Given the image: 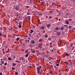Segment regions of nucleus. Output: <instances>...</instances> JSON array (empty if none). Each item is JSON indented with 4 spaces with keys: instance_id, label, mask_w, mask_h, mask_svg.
Masks as SVG:
<instances>
[{
    "instance_id": "f8f14e48",
    "label": "nucleus",
    "mask_w": 75,
    "mask_h": 75,
    "mask_svg": "<svg viewBox=\"0 0 75 75\" xmlns=\"http://www.w3.org/2000/svg\"><path fill=\"white\" fill-rule=\"evenodd\" d=\"M21 58L22 61H24V57H22Z\"/></svg>"
},
{
    "instance_id": "39448f33",
    "label": "nucleus",
    "mask_w": 75,
    "mask_h": 75,
    "mask_svg": "<svg viewBox=\"0 0 75 75\" xmlns=\"http://www.w3.org/2000/svg\"><path fill=\"white\" fill-rule=\"evenodd\" d=\"M55 30H60V29H59L58 27H57L56 28Z\"/></svg>"
},
{
    "instance_id": "ddd939ff",
    "label": "nucleus",
    "mask_w": 75,
    "mask_h": 75,
    "mask_svg": "<svg viewBox=\"0 0 75 75\" xmlns=\"http://www.w3.org/2000/svg\"><path fill=\"white\" fill-rule=\"evenodd\" d=\"M28 50H27L25 51V53H27L28 52Z\"/></svg>"
},
{
    "instance_id": "774afa93",
    "label": "nucleus",
    "mask_w": 75,
    "mask_h": 75,
    "mask_svg": "<svg viewBox=\"0 0 75 75\" xmlns=\"http://www.w3.org/2000/svg\"><path fill=\"white\" fill-rule=\"evenodd\" d=\"M74 30H75V28H74Z\"/></svg>"
},
{
    "instance_id": "c756f323",
    "label": "nucleus",
    "mask_w": 75,
    "mask_h": 75,
    "mask_svg": "<svg viewBox=\"0 0 75 75\" xmlns=\"http://www.w3.org/2000/svg\"><path fill=\"white\" fill-rule=\"evenodd\" d=\"M48 40H49V41H51V39L49 38H48Z\"/></svg>"
},
{
    "instance_id": "393cba45",
    "label": "nucleus",
    "mask_w": 75,
    "mask_h": 75,
    "mask_svg": "<svg viewBox=\"0 0 75 75\" xmlns=\"http://www.w3.org/2000/svg\"><path fill=\"white\" fill-rule=\"evenodd\" d=\"M19 25H21L22 24V23L21 22H19Z\"/></svg>"
},
{
    "instance_id": "e433bc0d",
    "label": "nucleus",
    "mask_w": 75,
    "mask_h": 75,
    "mask_svg": "<svg viewBox=\"0 0 75 75\" xmlns=\"http://www.w3.org/2000/svg\"><path fill=\"white\" fill-rule=\"evenodd\" d=\"M1 63H2V64H4V61H2L1 62Z\"/></svg>"
},
{
    "instance_id": "c03bdc74",
    "label": "nucleus",
    "mask_w": 75,
    "mask_h": 75,
    "mask_svg": "<svg viewBox=\"0 0 75 75\" xmlns=\"http://www.w3.org/2000/svg\"><path fill=\"white\" fill-rule=\"evenodd\" d=\"M23 46L24 47H25V44H23Z\"/></svg>"
},
{
    "instance_id": "e2e57ef3",
    "label": "nucleus",
    "mask_w": 75,
    "mask_h": 75,
    "mask_svg": "<svg viewBox=\"0 0 75 75\" xmlns=\"http://www.w3.org/2000/svg\"><path fill=\"white\" fill-rule=\"evenodd\" d=\"M73 46V45H71V47H72Z\"/></svg>"
},
{
    "instance_id": "864d4df0",
    "label": "nucleus",
    "mask_w": 75,
    "mask_h": 75,
    "mask_svg": "<svg viewBox=\"0 0 75 75\" xmlns=\"http://www.w3.org/2000/svg\"><path fill=\"white\" fill-rule=\"evenodd\" d=\"M16 62H18V63H19V62H19L18 61H16Z\"/></svg>"
},
{
    "instance_id": "a211bd4d",
    "label": "nucleus",
    "mask_w": 75,
    "mask_h": 75,
    "mask_svg": "<svg viewBox=\"0 0 75 75\" xmlns=\"http://www.w3.org/2000/svg\"><path fill=\"white\" fill-rule=\"evenodd\" d=\"M16 65V64L14 63H13L12 65H13V66H15Z\"/></svg>"
},
{
    "instance_id": "bf43d9fd",
    "label": "nucleus",
    "mask_w": 75,
    "mask_h": 75,
    "mask_svg": "<svg viewBox=\"0 0 75 75\" xmlns=\"http://www.w3.org/2000/svg\"><path fill=\"white\" fill-rule=\"evenodd\" d=\"M64 27H67V25H64Z\"/></svg>"
},
{
    "instance_id": "49530a36",
    "label": "nucleus",
    "mask_w": 75,
    "mask_h": 75,
    "mask_svg": "<svg viewBox=\"0 0 75 75\" xmlns=\"http://www.w3.org/2000/svg\"><path fill=\"white\" fill-rule=\"evenodd\" d=\"M31 31L32 32V33H33V30H31Z\"/></svg>"
},
{
    "instance_id": "5fc2aeb1",
    "label": "nucleus",
    "mask_w": 75,
    "mask_h": 75,
    "mask_svg": "<svg viewBox=\"0 0 75 75\" xmlns=\"http://www.w3.org/2000/svg\"><path fill=\"white\" fill-rule=\"evenodd\" d=\"M66 15H67V16H68V15H69L68 13H67L66 14Z\"/></svg>"
},
{
    "instance_id": "6e6d98bb",
    "label": "nucleus",
    "mask_w": 75,
    "mask_h": 75,
    "mask_svg": "<svg viewBox=\"0 0 75 75\" xmlns=\"http://www.w3.org/2000/svg\"><path fill=\"white\" fill-rule=\"evenodd\" d=\"M69 28H71V27H72V26H69Z\"/></svg>"
},
{
    "instance_id": "412c9836",
    "label": "nucleus",
    "mask_w": 75,
    "mask_h": 75,
    "mask_svg": "<svg viewBox=\"0 0 75 75\" xmlns=\"http://www.w3.org/2000/svg\"><path fill=\"white\" fill-rule=\"evenodd\" d=\"M18 27H19V28H21V25H19Z\"/></svg>"
},
{
    "instance_id": "680f3d73",
    "label": "nucleus",
    "mask_w": 75,
    "mask_h": 75,
    "mask_svg": "<svg viewBox=\"0 0 75 75\" xmlns=\"http://www.w3.org/2000/svg\"><path fill=\"white\" fill-rule=\"evenodd\" d=\"M59 21H61V19H59Z\"/></svg>"
},
{
    "instance_id": "f3484780",
    "label": "nucleus",
    "mask_w": 75,
    "mask_h": 75,
    "mask_svg": "<svg viewBox=\"0 0 75 75\" xmlns=\"http://www.w3.org/2000/svg\"><path fill=\"white\" fill-rule=\"evenodd\" d=\"M66 56H69V54H65Z\"/></svg>"
},
{
    "instance_id": "c85d7f7f",
    "label": "nucleus",
    "mask_w": 75,
    "mask_h": 75,
    "mask_svg": "<svg viewBox=\"0 0 75 75\" xmlns=\"http://www.w3.org/2000/svg\"><path fill=\"white\" fill-rule=\"evenodd\" d=\"M52 6H54L55 5V3H52Z\"/></svg>"
},
{
    "instance_id": "f257e3e1",
    "label": "nucleus",
    "mask_w": 75,
    "mask_h": 75,
    "mask_svg": "<svg viewBox=\"0 0 75 75\" xmlns=\"http://www.w3.org/2000/svg\"><path fill=\"white\" fill-rule=\"evenodd\" d=\"M38 47H39V48H42V46H41V45H38Z\"/></svg>"
},
{
    "instance_id": "f03ea898",
    "label": "nucleus",
    "mask_w": 75,
    "mask_h": 75,
    "mask_svg": "<svg viewBox=\"0 0 75 75\" xmlns=\"http://www.w3.org/2000/svg\"><path fill=\"white\" fill-rule=\"evenodd\" d=\"M27 18L28 19V20H29L30 21V16H28L27 17Z\"/></svg>"
},
{
    "instance_id": "2f4dec72",
    "label": "nucleus",
    "mask_w": 75,
    "mask_h": 75,
    "mask_svg": "<svg viewBox=\"0 0 75 75\" xmlns=\"http://www.w3.org/2000/svg\"><path fill=\"white\" fill-rule=\"evenodd\" d=\"M15 75H18V72H16L15 73Z\"/></svg>"
},
{
    "instance_id": "f704fd0d",
    "label": "nucleus",
    "mask_w": 75,
    "mask_h": 75,
    "mask_svg": "<svg viewBox=\"0 0 75 75\" xmlns=\"http://www.w3.org/2000/svg\"><path fill=\"white\" fill-rule=\"evenodd\" d=\"M42 14V13H39L38 15H39V16H40V15H41Z\"/></svg>"
},
{
    "instance_id": "3c124183",
    "label": "nucleus",
    "mask_w": 75,
    "mask_h": 75,
    "mask_svg": "<svg viewBox=\"0 0 75 75\" xmlns=\"http://www.w3.org/2000/svg\"><path fill=\"white\" fill-rule=\"evenodd\" d=\"M50 67L51 68H52L53 67V66L52 65L50 66Z\"/></svg>"
},
{
    "instance_id": "cd10ccee",
    "label": "nucleus",
    "mask_w": 75,
    "mask_h": 75,
    "mask_svg": "<svg viewBox=\"0 0 75 75\" xmlns=\"http://www.w3.org/2000/svg\"><path fill=\"white\" fill-rule=\"evenodd\" d=\"M42 41V39H40L39 40V42H41Z\"/></svg>"
},
{
    "instance_id": "9b49d317",
    "label": "nucleus",
    "mask_w": 75,
    "mask_h": 75,
    "mask_svg": "<svg viewBox=\"0 0 75 75\" xmlns=\"http://www.w3.org/2000/svg\"><path fill=\"white\" fill-rule=\"evenodd\" d=\"M8 59L9 61H11V58L10 57H9L8 58Z\"/></svg>"
},
{
    "instance_id": "4d7b16f0",
    "label": "nucleus",
    "mask_w": 75,
    "mask_h": 75,
    "mask_svg": "<svg viewBox=\"0 0 75 75\" xmlns=\"http://www.w3.org/2000/svg\"><path fill=\"white\" fill-rule=\"evenodd\" d=\"M29 67H30V68H32V67H31V66H29Z\"/></svg>"
},
{
    "instance_id": "423d86ee",
    "label": "nucleus",
    "mask_w": 75,
    "mask_h": 75,
    "mask_svg": "<svg viewBox=\"0 0 75 75\" xmlns=\"http://www.w3.org/2000/svg\"><path fill=\"white\" fill-rule=\"evenodd\" d=\"M57 34L58 35H61V33L59 32V33H57Z\"/></svg>"
},
{
    "instance_id": "a18cd8bd",
    "label": "nucleus",
    "mask_w": 75,
    "mask_h": 75,
    "mask_svg": "<svg viewBox=\"0 0 75 75\" xmlns=\"http://www.w3.org/2000/svg\"><path fill=\"white\" fill-rule=\"evenodd\" d=\"M25 20H27L28 18H27V17H25Z\"/></svg>"
},
{
    "instance_id": "0e129e2a",
    "label": "nucleus",
    "mask_w": 75,
    "mask_h": 75,
    "mask_svg": "<svg viewBox=\"0 0 75 75\" xmlns=\"http://www.w3.org/2000/svg\"><path fill=\"white\" fill-rule=\"evenodd\" d=\"M2 50H3V51H4V49H2Z\"/></svg>"
},
{
    "instance_id": "79ce46f5",
    "label": "nucleus",
    "mask_w": 75,
    "mask_h": 75,
    "mask_svg": "<svg viewBox=\"0 0 75 75\" xmlns=\"http://www.w3.org/2000/svg\"><path fill=\"white\" fill-rule=\"evenodd\" d=\"M26 8H29V6H26Z\"/></svg>"
},
{
    "instance_id": "2eb2a0df",
    "label": "nucleus",
    "mask_w": 75,
    "mask_h": 75,
    "mask_svg": "<svg viewBox=\"0 0 75 75\" xmlns=\"http://www.w3.org/2000/svg\"><path fill=\"white\" fill-rule=\"evenodd\" d=\"M20 40V38H18L16 40L17 41H18Z\"/></svg>"
},
{
    "instance_id": "9d476101",
    "label": "nucleus",
    "mask_w": 75,
    "mask_h": 75,
    "mask_svg": "<svg viewBox=\"0 0 75 75\" xmlns=\"http://www.w3.org/2000/svg\"><path fill=\"white\" fill-rule=\"evenodd\" d=\"M37 70L38 71H40V68L39 67H38Z\"/></svg>"
},
{
    "instance_id": "7c9ffc66",
    "label": "nucleus",
    "mask_w": 75,
    "mask_h": 75,
    "mask_svg": "<svg viewBox=\"0 0 75 75\" xmlns=\"http://www.w3.org/2000/svg\"><path fill=\"white\" fill-rule=\"evenodd\" d=\"M49 18H52V17L51 16H50L49 17Z\"/></svg>"
},
{
    "instance_id": "dca6fc26",
    "label": "nucleus",
    "mask_w": 75,
    "mask_h": 75,
    "mask_svg": "<svg viewBox=\"0 0 75 75\" xmlns=\"http://www.w3.org/2000/svg\"><path fill=\"white\" fill-rule=\"evenodd\" d=\"M3 35V34H2V33H1V32H0V36L1 37L2 35Z\"/></svg>"
},
{
    "instance_id": "69168bd1",
    "label": "nucleus",
    "mask_w": 75,
    "mask_h": 75,
    "mask_svg": "<svg viewBox=\"0 0 75 75\" xmlns=\"http://www.w3.org/2000/svg\"><path fill=\"white\" fill-rule=\"evenodd\" d=\"M62 42V41L61 40L60 41V43H61Z\"/></svg>"
},
{
    "instance_id": "a19ab883",
    "label": "nucleus",
    "mask_w": 75,
    "mask_h": 75,
    "mask_svg": "<svg viewBox=\"0 0 75 75\" xmlns=\"http://www.w3.org/2000/svg\"><path fill=\"white\" fill-rule=\"evenodd\" d=\"M29 14H30V13H27V15H29Z\"/></svg>"
},
{
    "instance_id": "6ab92c4d",
    "label": "nucleus",
    "mask_w": 75,
    "mask_h": 75,
    "mask_svg": "<svg viewBox=\"0 0 75 75\" xmlns=\"http://www.w3.org/2000/svg\"><path fill=\"white\" fill-rule=\"evenodd\" d=\"M48 57H49V55H48V54H47L46 55V58H48Z\"/></svg>"
},
{
    "instance_id": "bb28decb",
    "label": "nucleus",
    "mask_w": 75,
    "mask_h": 75,
    "mask_svg": "<svg viewBox=\"0 0 75 75\" xmlns=\"http://www.w3.org/2000/svg\"><path fill=\"white\" fill-rule=\"evenodd\" d=\"M61 30H64V28L63 27H62L61 28Z\"/></svg>"
},
{
    "instance_id": "4c0bfd02",
    "label": "nucleus",
    "mask_w": 75,
    "mask_h": 75,
    "mask_svg": "<svg viewBox=\"0 0 75 75\" xmlns=\"http://www.w3.org/2000/svg\"><path fill=\"white\" fill-rule=\"evenodd\" d=\"M7 63H6L4 64L5 65H7Z\"/></svg>"
},
{
    "instance_id": "6e6552de",
    "label": "nucleus",
    "mask_w": 75,
    "mask_h": 75,
    "mask_svg": "<svg viewBox=\"0 0 75 75\" xmlns=\"http://www.w3.org/2000/svg\"><path fill=\"white\" fill-rule=\"evenodd\" d=\"M45 38H47V37H48V35H45Z\"/></svg>"
},
{
    "instance_id": "aec40b11",
    "label": "nucleus",
    "mask_w": 75,
    "mask_h": 75,
    "mask_svg": "<svg viewBox=\"0 0 75 75\" xmlns=\"http://www.w3.org/2000/svg\"><path fill=\"white\" fill-rule=\"evenodd\" d=\"M69 24V22L68 21H66V24Z\"/></svg>"
},
{
    "instance_id": "4468645a",
    "label": "nucleus",
    "mask_w": 75,
    "mask_h": 75,
    "mask_svg": "<svg viewBox=\"0 0 75 75\" xmlns=\"http://www.w3.org/2000/svg\"><path fill=\"white\" fill-rule=\"evenodd\" d=\"M45 54V53L44 52H43L41 53V55H44Z\"/></svg>"
},
{
    "instance_id": "a878e982",
    "label": "nucleus",
    "mask_w": 75,
    "mask_h": 75,
    "mask_svg": "<svg viewBox=\"0 0 75 75\" xmlns=\"http://www.w3.org/2000/svg\"><path fill=\"white\" fill-rule=\"evenodd\" d=\"M41 28L42 30H44V27H42Z\"/></svg>"
},
{
    "instance_id": "052dcab7",
    "label": "nucleus",
    "mask_w": 75,
    "mask_h": 75,
    "mask_svg": "<svg viewBox=\"0 0 75 75\" xmlns=\"http://www.w3.org/2000/svg\"><path fill=\"white\" fill-rule=\"evenodd\" d=\"M60 62V59H59V62Z\"/></svg>"
},
{
    "instance_id": "13d9d810",
    "label": "nucleus",
    "mask_w": 75,
    "mask_h": 75,
    "mask_svg": "<svg viewBox=\"0 0 75 75\" xmlns=\"http://www.w3.org/2000/svg\"><path fill=\"white\" fill-rule=\"evenodd\" d=\"M16 58V57L14 56V57H13V58Z\"/></svg>"
},
{
    "instance_id": "58836bf2",
    "label": "nucleus",
    "mask_w": 75,
    "mask_h": 75,
    "mask_svg": "<svg viewBox=\"0 0 75 75\" xmlns=\"http://www.w3.org/2000/svg\"><path fill=\"white\" fill-rule=\"evenodd\" d=\"M33 53H35V50H33Z\"/></svg>"
},
{
    "instance_id": "603ef678",
    "label": "nucleus",
    "mask_w": 75,
    "mask_h": 75,
    "mask_svg": "<svg viewBox=\"0 0 75 75\" xmlns=\"http://www.w3.org/2000/svg\"><path fill=\"white\" fill-rule=\"evenodd\" d=\"M29 35L30 37H31V34H30V33H29Z\"/></svg>"
},
{
    "instance_id": "1a4fd4ad",
    "label": "nucleus",
    "mask_w": 75,
    "mask_h": 75,
    "mask_svg": "<svg viewBox=\"0 0 75 75\" xmlns=\"http://www.w3.org/2000/svg\"><path fill=\"white\" fill-rule=\"evenodd\" d=\"M16 10H17V11H18V10H19V8L18 7H16Z\"/></svg>"
},
{
    "instance_id": "b1692460",
    "label": "nucleus",
    "mask_w": 75,
    "mask_h": 75,
    "mask_svg": "<svg viewBox=\"0 0 75 75\" xmlns=\"http://www.w3.org/2000/svg\"><path fill=\"white\" fill-rule=\"evenodd\" d=\"M12 70H14L15 69V68L14 67H12Z\"/></svg>"
},
{
    "instance_id": "5701e85b",
    "label": "nucleus",
    "mask_w": 75,
    "mask_h": 75,
    "mask_svg": "<svg viewBox=\"0 0 75 75\" xmlns=\"http://www.w3.org/2000/svg\"><path fill=\"white\" fill-rule=\"evenodd\" d=\"M40 4H41V5H43V4H44V3H43L42 2H41L40 3Z\"/></svg>"
},
{
    "instance_id": "338daca9",
    "label": "nucleus",
    "mask_w": 75,
    "mask_h": 75,
    "mask_svg": "<svg viewBox=\"0 0 75 75\" xmlns=\"http://www.w3.org/2000/svg\"><path fill=\"white\" fill-rule=\"evenodd\" d=\"M66 64H67V65H68V63H66Z\"/></svg>"
},
{
    "instance_id": "c9c22d12",
    "label": "nucleus",
    "mask_w": 75,
    "mask_h": 75,
    "mask_svg": "<svg viewBox=\"0 0 75 75\" xmlns=\"http://www.w3.org/2000/svg\"><path fill=\"white\" fill-rule=\"evenodd\" d=\"M30 3H32V0H30Z\"/></svg>"
},
{
    "instance_id": "09e8293b",
    "label": "nucleus",
    "mask_w": 75,
    "mask_h": 75,
    "mask_svg": "<svg viewBox=\"0 0 75 75\" xmlns=\"http://www.w3.org/2000/svg\"><path fill=\"white\" fill-rule=\"evenodd\" d=\"M56 66H59V64H56Z\"/></svg>"
},
{
    "instance_id": "37998d69",
    "label": "nucleus",
    "mask_w": 75,
    "mask_h": 75,
    "mask_svg": "<svg viewBox=\"0 0 75 75\" xmlns=\"http://www.w3.org/2000/svg\"><path fill=\"white\" fill-rule=\"evenodd\" d=\"M2 73H1V72H0V75H2Z\"/></svg>"
},
{
    "instance_id": "72a5a7b5",
    "label": "nucleus",
    "mask_w": 75,
    "mask_h": 75,
    "mask_svg": "<svg viewBox=\"0 0 75 75\" xmlns=\"http://www.w3.org/2000/svg\"><path fill=\"white\" fill-rule=\"evenodd\" d=\"M28 54H26L25 55L26 57H28Z\"/></svg>"
},
{
    "instance_id": "473e14b6",
    "label": "nucleus",
    "mask_w": 75,
    "mask_h": 75,
    "mask_svg": "<svg viewBox=\"0 0 75 75\" xmlns=\"http://www.w3.org/2000/svg\"><path fill=\"white\" fill-rule=\"evenodd\" d=\"M50 13L51 14L52 13V11H50Z\"/></svg>"
},
{
    "instance_id": "20e7f679",
    "label": "nucleus",
    "mask_w": 75,
    "mask_h": 75,
    "mask_svg": "<svg viewBox=\"0 0 75 75\" xmlns=\"http://www.w3.org/2000/svg\"><path fill=\"white\" fill-rule=\"evenodd\" d=\"M37 73L38 74H39V75H40V73H41V72H40V70H38Z\"/></svg>"
},
{
    "instance_id": "de8ad7c7",
    "label": "nucleus",
    "mask_w": 75,
    "mask_h": 75,
    "mask_svg": "<svg viewBox=\"0 0 75 75\" xmlns=\"http://www.w3.org/2000/svg\"><path fill=\"white\" fill-rule=\"evenodd\" d=\"M74 46L73 47L72 50H74Z\"/></svg>"
},
{
    "instance_id": "4be33fe9",
    "label": "nucleus",
    "mask_w": 75,
    "mask_h": 75,
    "mask_svg": "<svg viewBox=\"0 0 75 75\" xmlns=\"http://www.w3.org/2000/svg\"><path fill=\"white\" fill-rule=\"evenodd\" d=\"M72 2H73L74 3H75V0H72Z\"/></svg>"
},
{
    "instance_id": "8fccbe9b",
    "label": "nucleus",
    "mask_w": 75,
    "mask_h": 75,
    "mask_svg": "<svg viewBox=\"0 0 75 75\" xmlns=\"http://www.w3.org/2000/svg\"><path fill=\"white\" fill-rule=\"evenodd\" d=\"M50 74H52V72H51V71H50Z\"/></svg>"
},
{
    "instance_id": "7ed1b4c3",
    "label": "nucleus",
    "mask_w": 75,
    "mask_h": 75,
    "mask_svg": "<svg viewBox=\"0 0 75 75\" xmlns=\"http://www.w3.org/2000/svg\"><path fill=\"white\" fill-rule=\"evenodd\" d=\"M31 44H34L35 43V42H34V40H32V41H31Z\"/></svg>"
},
{
    "instance_id": "ea45409f",
    "label": "nucleus",
    "mask_w": 75,
    "mask_h": 75,
    "mask_svg": "<svg viewBox=\"0 0 75 75\" xmlns=\"http://www.w3.org/2000/svg\"><path fill=\"white\" fill-rule=\"evenodd\" d=\"M69 21H72V19H69Z\"/></svg>"
},
{
    "instance_id": "0eeeda50",
    "label": "nucleus",
    "mask_w": 75,
    "mask_h": 75,
    "mask_svg": "<svg viewBox=\"0 0 75 75\" xmlns=\"http://www.w3.org/2000/svg\"><path fill=\"white\" fill-rule=\"evenodd\" d=\"M47 26L48 27H50V26H51V25H50V24H48L47 25Z\"/></svg>"
}]
</instances>
